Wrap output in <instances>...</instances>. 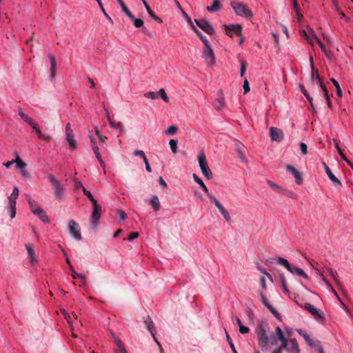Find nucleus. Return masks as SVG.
<instances>
[{
  "label": "nucleus",
  "mask_w": 353,
  "mask_h": 353,
  "mask_svg": "<svg viewBox=\"0 0 353 353\" xmlns=\"http://www.w3.org/2000/svg\"><path fill=\"white\" fill-rule=\"evenodd\" d=\"M249 330H250V329L248 327L244 326L243 325H241V326L239 327V332L241 334H247L249 332Z\"/></svg>",
  "instance_id": "62"
},
{
  "label": "nucleus",
  "mask_w": 353,
  "mask_h": 353,
  "mask_svg": "<svg viewBox=\"0 0 353 353\" xmlns=\"http://www.w3.org/2000/svg\"><path fill=\"white\" fill-rule=\"evenodd\" d=\"M290 273L294 275H297L299 276H301L305 279H308L307 274L304 272V270L299 267L292 266L291 270H288Z\"/></svg>",
  "instance_id": "21"
},
{
  "label": "nucleus",
  "mask_w": 353,
  "mask_h": 353,
  "mask_svg": "<svg viewBox=\"0 0 353 353\" xmlns=\"http://www.w3.org/2000/svg\"><path fill=\"white\" fill-rule=\"evenodd\" d=\"M304 307L312 315H313V316L316 321L321 323H323L325 321V316L320 310L314 307V306H313L310 303H306Z\"/></svg>",
  "instance_id": "5"
},
{
  "label": "nucleus",
  "mask_w": 353,
  "mask_h": 353,
  "mask_svg": "<svg viewBox=\"0 0 353 353\" xmlns=\"http://www.w3.org/2000/svg\"><path fill=\"white\" fill-rule=\"evenodd\" d=\"M143 322H144V324L145 325L146 327L148 328V330L151 333L154 341L157 343H159L155 336H154V322L152 320L151 317H150V316H146L145 317H143Z\"/></svg>",
  "instance_id": "16"
},
{
  "label": "nucleus",
  "mask_w": 353,
  "mask_h": 353,
  "mask_svg": "<svg viewBox=\"0 0 353 353\" xmlns=\"http://www.w3.org/2000/svg\"><path fill=\"white\" fill-rule=\"evenodd\" d=\"M177 130H178V127L174 125H170L167 129V130L165 131V133L168 135L172 136V135L175 134L176 133Z\"/></svg>",
  "instance_id": "44"
},
{
  "label": "nucleus",
  "mask_w": 353,
  "mask_h": 353,
  "mask_svg": "<svg viewBox=\"0 0 353 353\" xmlns=\"http://www.w3.org/2000/svg\"><path fill=\"white\" fill-rule=\"evenodd\" d=\"M148 14H149V16L152 18L154 21H156L157 23H162V19L159 17L158 16H157L154 12L152 11V10L151 9V8H148V10H146Z\"/></svg>",
  "instance_id": "37"
},
{
  "label": "nucleus",
  "mask_w": 353,
  "mask_h": 353,
  "mask_svg": "<svg viewBox=\"0 0 353 353\" xmlns=\"http://www.w3.org/2000/svg\"><path fill=\"white\" fill-rule=\"evenodd\" d=\"M321 90L323 92V97L325 99V101H326V103H327V105L330 108H331L332 107V101H331L330 97V96L328 94V91H327V90L326 88V86L323 85V88H321Z\"/></svg>",
  "instance_id": "35"
},
{
  "label": "nucleus",
  "mask_w": 353,
  "mask_h": 353,
  "mask_svg": "<svg viewBox=\"0 0 353 353\" xmlns=\"http://www.w3.org/2000/svg\"><path fill=\"white\" fill-rule=\"evenodd\" d=\"M222 216H223V218L225 219V220L226 221V222L228 224H231L232 223V218H231L230 214L223 207H222Z\"/></svg>",
  "instance_id": "43"
},
{
  "label": "nucleus",
  "mask_w": 353,
  "mask_h": 353,
  "mask_svg": "<svg viewBox=\"0 0 353 353\" xmlns=\"http://www.w3.org/2000/svg\"><path fill=\"white\" fill-rule=\"evenodd\" d=\"M92 204L93 205V211L92 213L90 222L93 228H96L101 218V206L97 203V201L94 202V203Z\"/></svg>",
  "instance_id": "6"
},
{
  "label": "nucleus",
  "mask_w": 353,
  "mask_h": 353,
  "mask_svg": "<svg viewBox=\"0 0 353 353\" xmlns=\"http://www.w3.org/2000/svg\"><path fill=\"white\" fill-rule=\"evenodd\" d=\"M323 165L325 168V171L330 180L334 183V185L336 187H341L342 185L341 181L334 176V174L332 172L331 170L325 163H323Z\"/></svg>",
  "instance_id": "20"
},
{
  "label": "nucleus",
  "mask_w": 353,
  "mask_h": 353,
  "mask_svg": "<svg viewBox=\"0 0 353 353\" xmlns=\"http://www.w3.org/2000/svg\"><path fill=\"white\" fill-rule=\"evenodd\" d=\"M267 183L271 188L278 192H281V189H283L282 187L272 181L268 180Z\"/></svg>",
  "instance_id": "47"
},
{
  "label": "nucleus",
  "mask_w": 353,
  "mask_h": 353,
  "mask_svg": "<svg viewBox=\"0 0 353 353\" xmlns=\"http://www.w3.org/2000/svg\"><path fill=\"white\" fill-rule=\"evenodd\" d=\"M221 5L220 0H213V3L212 6H209L207 7L208 11L210 12H214L219 10Z\"/></svg>",
  "instance_id": "32"
},
{
  "label": "nucleus",
  "mask_w": 353,
  "mask_h": 353,
  "mask_svg": "<svg viewBox=\"0 0 353 353\" xmlns=\"http://www.w3.org/2000/svg\"><path fill=\"white\" fill-rule=\"evenodd\" d=\"M158 97H161V99L165 101V102H168L169 101V99L165 93V91L163 88H161L159 90V91L158 92Z\"/></svg>",
  "instance_id": "48"
},
{
  "label": "nucleus",
  "mask_w": 353,
  "mask_h": 353,
  "mask_svg": "<svg viewBox=\"0 0 353 353\" xmlns=\"http://www.w3.org/2000/svg\"><path fill=\"white\" fill-rule=\"evenodd\" d=\"M17 163V168L20 169L21 170H23L25 169V168L26 167V163H24L20 158L19 156H17V158L15 159V162Z\"/></svg>",
  "instance_id": "42"
},
{
  "label": "nucleus",
  "mask_w": 353,
  "mask_h": 353,
  "mask_svg": "<svg viewBox=\"0 0 353 353\" xmlns=\"http://www.w3.org/2000/svg\"><path fill=\"white\" fill-rule=\"evenodd\" d=\"M117 2L119 3V5L121 7V9L123 12L128 17L129 15H131V12L129 10L126 5L124 3L123 0H117Z\"/></svg>",
  "instance_id": "41"
},
{
  "label": "nucleus",
  "mask_w": 353,
  "mask_h": 353,
  "mask_svg": "<svg viewBox=\"0 0 353 353\" xmlns=\"http://www.w3.org/2000/svg\"><path fill=\"white\" fill-rule=\"evenodd\" d=\"M150 204L152 205L154 211H158L160 209V201L157 196H153L150 199Z\"/></svg>",
  "instance_id": "28"
},
{
  "label": "nucleus",
  "mask_w": 353,
  "mask_h": 353,
  "mask_svg": "<svg viewBox=\"0 0 353 353\" xmlns=\"http://www.w3.org/2000/svg\"><path fill=\"white\" fill-rule=\"evenodd\" d=\"M276 263L279 265H281L283 267H285L288 270H291L292 265L290 264L288 261L283 257H279L276 259Z\"/></svg>",
  "instance_id": "30"
},
{
  "label": "nucleus",
  "mask_w": 353,
  "mask_h": 353,
  "mask_svg": "<svg viewBox=\"0 0 353 353\" xmlns=\"http://www.w3.org/2000/svg\"><path fill=\"white\" fill-rule=\"evenodd\" d=\"M331 292L334 294V296L337 298V299L340 301V303L343 305L344 308L347 310V307L345 305V304L343 303L341 299H340L339 294L336 292V290L334 289L333 287H331L330 288Z\"/></svg>",
  "instance_id": "59"
},
{
  "label": "nucleus",
  "mask_w": 353,
  "mask_h": 353,
  "mask_svg": "<svg viewBox=\"0 0 353 353\" xmlns=\"http://www.w3.org/2000/svg\"><path fill=\"white\" fill-rule=\"evenodd\" d=\"M48 57L50 59V72L52 74V77L53 78L56 76V71H57V62L55 59V57L52 54H48Z\"/></svg>",
  "instance_id": "23"
},
{
  "label": "nucleus",
  "mask_w": 353,
  "mask_h": 353,
  "mask_svg": "<svg viewBox=\"0 0 353 353\" xmlns=\"http://www.w3.org/2000/svg\"><path fill=\"white\" fill-rule=\"evenodd\" d=\"M281 192L282 194H283L284 195H285L286 196L289 197V198H291V199H296V193H294L292 191H290V190H285V189L283 188V189H281Z\"/></svg>",
  "instance_id": "40"
},
{
  "label": "nucleus",
  "mask_w": 353,
  "mask_h": 353,
  "mask_svg": "<svg viewBox=\"0 0 353 353\" xmlns=\"http://www.w3.org/2000/svg\"><path fill=\"white\" fill-rule=\"evenodd\" d=\"M102 12L103 13V14L105 16V17L110 21V22L111 23H113V20L112 19V18L107 14V12H105L103 5H102V3H101V0H99V1H97Z\"/></svg>",
  "instance_id": "50"
},
{
  "label": "nucleus",
  "mask_w": 353,
  "mask_h": 353,
  "mask_svg": "<svg viewBox=\"0 0 353 353\" xmlns=\"http://www.w3.org/2000/svg\"><path fill=\"white\" fill-rule=\"evenodd\" d=\"M69 233L77 240L81 239L80 228L79 224L74 220H71L68 223Z\"/></svg>",
  "instance_id": "8"
},
{
  "label": "nucleus",
  "mask_w": 353,
  "mask_h": 353,
  "mask_svg": "<svg viewBox=\"0 0 353 353\" xmlns=\"http://www.w3.org/2000/svg\"><path fill=\"white\" fill-rule=\"evenodd\" d=\"M281 284H282V288H283V292L285 294H288L290 293V291H289V290H288V288L287 287L286 279H285V277L283 275L281 276Z\"/></svg>",
  "instance_id": "45"
},
{
  "label": "nucleus",
  "mask_w": 353,
  "mask_h": 353,
  "mask_svg": "<svg viewBox=\"0 0 353 353\" xmlns=\"http://www.w3.org/2000/svg\"><path fill=\"white\" fill-rule=\"evenodd\" d=\"M196 24L208 34H213L215 30L212 24L205 19H194Z\"/></svg>",
  "instance_id": "7"
},
{
  "label": "nucleus",
  "mask_w": 353,
  "mask_h": 353,
  "mask_svg": "<svg viewBox=\"0 0 353 353\" xmlns=\"http://www.w3.org/2000/svg\"><path fill=\"white\" fill-rule=\"evenodd\" d=\"M203 57L205 59L208 65H212L214 63L215 59L214 52L212 48L203 49Z\"/></svg>",
  "instance_id": "14"
},
{
  "label": "nucleus",
  "mask_w": 353,
  "mask_h": 353,
  "mask_svg": "<svg viewBox=\"0 0 353 353\" xmlns=\"http://www.w3.org/2000/svg\"><path fill=\"white\" fill-rule=\"evenodd\" d=\"M301 152L302 154L305 155L307 153V146L305 143H300L299 144Z\"/></svg>",
  "instance_id": "54"
},
{
  "label": "nucleus",
  "mask_w": 353,
  "mask_h": 353,
  "mask_svg": "<svg viewBox=\"0 0 353 353\" xmlns=\"http://www.w3.org/2000/svg\"><path fill=\"white\" fill-rule=\"evenodd\" d=\"M225 334H226L227 340H228V343H229V344H230V347L232 348V350L233 352H234V353H237V351H236V349H235L234 345V343H232V341L231 338H230V336L228 335V334L227 331H226V330H225Z\"/></svg>",
  "instance_id": "53"
},
{
  "label": "nucleus",
  "mask_w": 353,
  "mask_h": 353,
  "mask_svg": "<svg viewBox=\"0 0 353 353\" xmlns=\"http://www.w3.org/2000/svg\"><path fill=\"white\" fill-rule=\"evenodd\" d=\"M276 332L279 339L282 342V345L287 342L288 340L285 337L284 334L280 327H276Z\"/></svg>",
  "instance_id": "36"
},
{
  "label": "nucleus",
  "mask_w": 353,
  "mask_h": 353,
  "mask_svg": "<svg viewBox=\"0 0 353 353\" xmlns=\"http://www.w3.org/2000/svg\"><path fill=\"white\" fill-rule=\"evenodd\" d=\"M270 134L272 141H281L283 138V132L281 130L271 127L270 128Z\"/></svg>",
  "instance_id": "15"
},
{
  "label": "nucleus",
  "mask_w": 353,
  "mask_h": 353,
  "mask_svg": "<svg viewBox=\"0 0 353 353\" xmlns=\"http://www.w3.org/2000/svg\"><path fill=\"white\" fill-rule=\"evenodd\" d=\"M225 29V34L230 37L234 35H240L242 30V27L239 24H230L224 25Z\"/></svg>",
  "instance_id": "10"
},
{
  "label": "nucleus",
  "mask_w": 353,
  "mask_h": 353,
  "mask_svg": "<svg viewBox=\"0 0 353 353\" xmlns=\"http://www.w3.org/2000/svg\"><path fill=\"white\" fill-rule=\"evenodd\" d=\"M66 140L69 143L70 148L75 149L77 148V143L74 139L73 132L71 129L70 124L68 123L65 127Z\"/></svg>",
  "instance_id": "12"
},
{
  "label": "nucleus",
  "mask_w": 353,
  "mask_h": 353,
  "mask_svg": "<svg viewBox=\"0 0 353 353\" xmlns=\"http://www.w3.org/2000/svg\"><path fill=\"white\" fill-rule=\"evenodd\" d=\"M311 78H312V81L314 82L315 80L317 81V83L319 84L320 85V88L321 89L323 88V85H325L321 78L319 76V72H318V70L316 69L315 68H312V76H311Z\"/></svg>",
  "instance_id": "22"
},
{
  "label": "nucleus",
  "mask_w": 353,
  "mask_h": 353,
  "mask_svg": "<svg viewBox=\"0 0 353 353\" xmlns=\"http://www.w3.org/2000/svg\"><path fill=\"white\" fill-rule=\"evenodd\" d=\"M27 200L29 203L30 210L33 214H34L37 209L40 208V207L37 205V202L32 199L30 196H27Z\"/></svg>",
  "instance_id": "29"
},
{
  "label": "nucleus",
  "mask_w": 353,
  "mask_h": 353,
  "mask_svg": "<svg viewBox=\"0 0 353 353\" xmlns=\"http://www.w3.org/2000/svg\"><path fill=\"white\" fill-rule=\"evenodd\" d=\"M18 196L10 194L8 197V208L10 210V216L12 219L16 216V204Z\"/></svg>",
  "instance_id": "13"
},
{
  "label": "nucleus",
  "mask_w": 353,
  "mask_h": 353,
  "mask_svg": "<svg viewBox=\"0 0 353 353\" xmlns=\"http://www.w3.org/2000/svg\"><path fill=\"white\" fill-rule=\"evenodd\" d=\"M301 34L307 41L312 46L314 44V42H317L319 39L317 37L312 29L308 28L307 30H302Z\"/></svg>",
  "instance_id": "11"
},
{
  "label": "nucleus",
  "mask_w": 353,
  "mask_h": 353,
  "mask_svg": "<svg viewBox=\"0 0 353 353\" xmlns=\"http://www.w3.org/2000/svg\"><path fill=\"white\" fill-rule=\"evenodd\" d=\"M66 262L69 266V268L70 270L72 271V276L73 277V279H77V278H79L81 279V280H83L85 281V276L81 274H78L74 270V268L70 262V261L69 260L68 258H66Z\"/></svg>",
  "instance_id": "25"
},
{
  "label": "nucleus",
  "mask_w": 353,
  "mask_h": 353,
  "mask_svg": "<svg viewBox=\"0 0 353 353\" xmlns=\"http://www.w3.org/2000/svg\"><path fill=\"white\" fill-rule=\"evenodd\" d=\"M26 248L28 251V257L32 263L36 261V256L34 246L30 244H26Z\"/></svg>",
  "instance_id": "24"
},
{
  "label": "nucleus",
  "mask_w": 353,
  "mask_h": 353,
  "mask_svg": "<svg viewBox=\"0 0 353 353\" xmlns=\"http://www.w3.org/2000/svg\"><path fill=\"white\" fill-rule=\"evenodd\" d=\"M92 150H93L97 159L100 157L101 154L99 152V149L98 146L97 145V144H92Z\"/></svg>",
  "instance_id": "58"
},
{
  "label": "nucleus",
  "mask_w": 353,
  "mask_h": 353,
  "mask_svg": "<svg viewBox=\"0 0 353 353\" xmlns=\"http://www.w3.org/2000/svg\"><path fill=\"white\" fill-rule=\"evenodd\" d=\"M236 150L237 152V157L240 159L241 161L243 163H247L248 160L245 154V148L243 145L238 143L236 145Z\"/></svg>",
  "instance_id": "17"
},
{
  "label": "nucleus",
  "mask_w": 353,
  "mask_h": 353,
  "mask_svg": "<svg viewBox=\"0 0 353 353\" xmlns=\"http://www.w3.org/2000/svg\"><path fill=\"white\" fill-rule=\"evenodd\" d=\"M283 350L285 349L290 353H299L300 349L299 344L295 339H291L287 341L283 345H282Z\"/></svg>",
  "instance_id": "9"
},
{
  "label": "nucleus",
  "mask_w": 353,
  "mask_h": 353,
  "mask_svg": "<svg viewBox=\"0 0 353 353\" xmlns=\"http://www.w3.org/2000/svg\"><path fill=\"white\" fill-rule=\"evenodd\" d=\"M139 232H132V233H131V234L129 235V236H128V239L129 241H132L133 239L138 238V237H139Z\"/></svg>",
  "instance_id": "64"
},
{
  "label": "nucleus",
  "mask_w": 353,
  "mask_h": 353,
  "mask_svg": "<svg viewBox=\"0 0 353 353\" xmlns=\"http://www.w3.org/2000/svg\"><path fill=\"white\" fill-rule=\"evenodd\" d=\"M198 161L202 174L208 179L212 178V173L208 166L206 156L203 150L200 151L198 156Z\"/></svg>",
  "instance_id": "2"
},
{
  "label": "nucleus",
  "mask_w": 353,
  "mask_h": 353,
  "mask_svg": "<svg viewBox=\"0 0 353 353\" xmlns=\"http://www.w3.org/2000/svg\"><path fill=\"white\" fill-rule=\"evenodd\" d=\"M128 17L133 21V24L136 28H141L144 24L142 19L136 18L132 13Z\"/></svg>",
  "instance_id": "33"
},
{
  "label": "nucleus",
  "mask_w": 353,
  "mask_h": 353,
  "mask_svg": "<svg viewBox=\"0 0 353 353\" xmlns=\"http://www.w3.org/2000/svg\"><path fill=\"white\" fill-rule=\"evenodd\" d=\"M261 301L263 304L274 314V316L279 319L280 314L279 312L269 303L268 300L266 299L265 295L263 293H260L259 294Z\"/></svg>",
  "instance_id": "19"
},
{
  "label": "nucleus",
  "mask_w": 353,
  "mask_h": 353,
  "mask_svg": "<svg viewBox=\"0 0 353 353\" xmlns=\"http://www.w3.org/2000/svg\"><path fill=\"white\" fill-rule=\"evenodd\" d=\"M177 140L175 139H170L169 142L172 152L174 154H176L177 151Z\"/></svg>",
  "instance_id": "46"
},
{
  "label": "nucleus",
  "mask_w": 353,
  "mask_h": 353,
  "mask_svg": "<svg viewBox=\"0 0 353 353\" xmlns=\"http://www.w3.org/2000/svg\"><path fill=\"white\" fill-rule=\"evenodd\" d=\"M34 214L37 215L43 222H49V219L46 212L41 208L37 209V212Z\"/></svg>",
  "instance_id": "26"
},
{
  "label": "nucleus",
  "mask_w": 353,
  "mask_h": 353,
  "mask_svg": "<svg viewBox=\"0 0 353 353\" xmlns=\"http://www.w3.org/2000/svg\"><path fill=\"white\" fill-rule=\"evenodd\" d=\"M299 87L300 88L301 92L303 94V95L306 97L307 101L310 102L311 107L314 109V105H313V102H312L313 99L310 97V95L309 94V93L307 92V91L306 90V89L305 88L303 85L299 84Z\"/></svg>",
  "instance_id": "31"
},
{
  "label": "nucleus",
  "mask_w": 353,
  "mask_h": 353,
  "mask_svg": "<svg viewBox=\"0 0 353 353\" xmlns=\"http://www.w3.org/2000/svg\"><path fill=\"white\" fill-rule=\"evenodd\" d=\"M19 115L20 116V117L26 122H27L28 121V119L30 118L29 117L27 114H26L25 113H23L21 110H20L19 112Z\"/></svg>",
  "instance_id": "63"
},
{
  "label": "nucleus",
  "mask_w": 353,
  "mask_h": 353,
  "mask_svg": "<svg viewBox=\"0 0 353 353\" xmlns=\"http://www.w3.org/2000/svg\"><path fill=\"white\" fill-rule=\"evenodd\" d=\"M109 123L112 128H115L121 132L123 130V125L121 122H114L112 121L111 119H109Z\"/></svg>",
  "instance_id": "39"
},
{
  "label": "nucleus",
  "mask_w": 353,
  "mask_h": 353,
  "mask_svg": "<svg viewBox=\"0 0 353 353\" xmlns=\"http://www.w3.org/2000/svg\"><path fill=\"white\" fill-rule=\"evenodd\" d=\"M299 334L303 337L305 341L308 343V345L312 347H314L315 344L313 342V341L310 339V336L303 330H298Z\"/></svg>",
  "instance_id": "27"
},
{
  "label": "nucleus",
  "mask_w": 353,
  "mask_h": 353,
  "mask_svg": "<svg viewBox=\"0 0 353 353\" xmlns=\"http://www.w3.org/2000/svg\"><path fill=\"white\" fill-rule=\"evenodd\" d=\"M208 196L212 202H213L216 206L221 210V203L214 196L208 194Z\"/></svg>",
  "instance_id": "56"
},
{
  "label": "nucleus",
  "mask_w": 353,
  "mask_h": 353,
  "mask_svg": "<svg viewBox=\"0 0 353 353\" xmlns=\"http://www.w3.org/2000/svg\"><path fill=\"white\" fill-rule=\"evenodd\" d=\"M37 135H38V137L41 139H43L45 141H49L50 139V137L48 134H42L41 131L40 130V129L39 130H37V131L35 132Z\"/></svg>",
  "instance_id": "51"
},
{
  "label": "nucleus",
  "mask_w": 353,
  "mask_h": 353,
  "mask_svg": "<svg viewBox=\"0 0 353 353\" xmlns=\"http://www.w3.org/2000/svg\"><path fill=\"white\" fill-rule=\"evenodd\" d=\"M192 177L196 183H197L199 185H201V187L203 188V190L206 192L208 193V189L206 187V185L204 184L203 181L201 178H199L196 174H194L192 175Z\"/></svg>",
  "instance_id": "34"
},
{
  "label": "nucleus",
  "mask_w": 353,
  "mask_h": 353,
  "mask_svg": "<svg viewBox=\"0 0 353 353\" xmlns=\"http://www.w3.org/2000/svg\"><path fill=\"white\" fill-rule=\"evenodd\" d=\"M83 192L85 196H88V198L90 199L92 203H94V202H97V200L94 198L91 192L87 190L85 188H83Z\"/></svg>",
  "instance_id": "49"
},
{
  "label": "nucleus",
  "mask_w": 353,
  "mask_h": 353,
  "mask_svg": "<svg viewBox=\"0 0 353 353\" xmlns=\"http://www.w3.org/2000/svg\"><path fill=\"white\" fill-rule=\"evenodd\" d=\"M331 81L332 82L333 85H334V87L336 89L337 95L339 97H341L343 96V92H342V90L339 85V82L334 78L331 79Z\"/></svg>",
  "instance_id": "38"
},
{
  "label": "nucleus",
  "mask_w": 353,
  "mask_h": 353,
  "mask_svg": "<svg viewBox=\"0 0 353 353\" xmlns=\"http://www.w3.org/2000/svg\"><path fill=\"white\" fill-rule=\"evenodd\" d=\"M134 156H139V157H142L143 160H145V158H147L143 150H135L134 152Z\"/></svg>",
  "instance_id": "60"
},
{
  "label": "nucleus",
  "mask_w": 353,
  "mask_h": 353,
  "mask_svg": "<svg viewBox=\"0 0 353 353\" xmlns=\"http://www.w3.org/2000/svg\"><path fill=\"white\" fill-rule=\"evenodd\" d=\"M231 6L235 13L240 17H252V11L244 4L237 1H231Z\"/></svg>",
  "instance_id": "4"
},
{
  "label": "nucleus",
  "mask_w": 353,
  "mask_h": 353,
  "mask_svg": "<svg viewBox=\"0 0 353 353\" xmlns=\"http://www.w3.org/2000/svg\"><path fill=\"white\" fill-rule=\"evenodd\" d=\"M258 336L259 345L262 348L266 347L270 340L268 335V325L260 323L258 326Z\"/></svg>",
  "instance_id": "3"
},
{
  "label": "nucleus",
  "mask_w": 353,
  "mask_h": 353,
  "mask_svg": "<svg viewBox=\"0 0 353 353\" xmlns=\"http://www.w3.org/2000/svg\"><path fill=\"white\" fill-rule=\"evenodd\" d=\"M48 179L54 189V194L55 196L63 199L65 198V190L66 189L65 185L61 184L52 174H50Z\"/></svg>",
  "instance_id": "1"
},
{
  "label": "nucleus",
  "mask_w": 353,
  "mask_h": 353,
  "mask_svg": "<svg viewBox=\"0 0 353 353\" xmlns=\"http://www.w3.org/2000/svg\"><path fill=\"white\" fill-rule=\"evenodd\" d=\"M117 214L123 221H125L128 218L127 214L122 210H117Z\"/></svg>",
  "instance_id": "57"
},
{
  "label": "nucleus",
  "mask_w": 353,
  "mask_h": 353,
  "mask_svg": "<svg viewBox=\"0 0 353 353\" xmlns=\"http://www.w3.org/2000/svg\"><path fill=\"white\" fill-rule=\"evenodd\" d=\"M243 87L244 90V93H247L250 91L249 82L247 79H245Z\"/></svg>",
  "instance_id": "61"
},
{
  "label": "nucleus",
  "mask_w": 353,
  "mask_h": 353,
  "mask_svg": "<svg viewBox=\"0 0 353 353\" xmlns=\"http://www.w3.org/2000/svg\"><path fill=\"white\" fill-rule=\"evenodd\" d=\"M286 170L294 176L297 184L301 185L303 183L301 173L294 166L288 165L286 166Z\"/></svg>",
  "instance_id": "18"
},
{
  "label": "nucleus",
  "mask_w": 353,
  "mask_h": 353,
  "mask_svg": "<svg viewBox=\"0 0 353 353\" xmlns=\"http://www.w3.org/2000/svg\"><path fill=\"white\" fill-rule=\"evenodd\" d=\"M145 97L147 98H150L152 99H158V92H148L145 94Z\"/></svg>",
  "instance_id": "52"
},
{
  "label": "nucleus",
  "mask_w": 353,
  "mask_h": 353,
  "mask_svg": "<svg viewBox=\"0 0 353 353\" xmlns=\"http://www.w3.org/2000/svg\"><path fill=\"white\" fill-rule=\"evenodd\" d=\"M191 28L194 30V32L200 37L201 40L205 37L193 23H191Z\"/></svg>",
  "instance_id": "55"
}]
</instances>
